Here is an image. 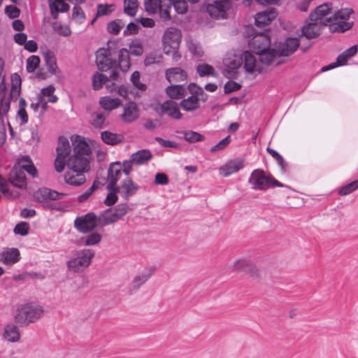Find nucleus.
<instances>
[{"label": "nucleus", "mask_w": 358, "mask_h": 358, "mask_svg": "<svg viewBox=\"0 0 358 358\" xmlns=\"http://www.w3.org/2000/svg\"><path fill=\"white\" fill-rule=\"evenodd\" d=\"M248 182L254 190L266 191L271 187H284L282 183L260 169H255L251 173Z\"/></svg>", "instance_id": "nucleus-1"}, {"label": "nucleus", "mask_w": 358, "mask_h": 358, "mask_svg": "<svg viewBox=\"0 0 358 358\" xmlns=\"http://www.w3.org/2000/svg\"><path fill=\"white\" fill-rule=\"evenodd\" d=\"M352 13V9L343 8L336 12L331 17L327 18V26H329L330 31L343 33L350 29L353 22L349 19Z\"/></svg>", "instance_id": "nucleus-2"}, {"label": "nucleus", "mask_w": 358, "mask_h": 358, "mask_svg": "<svg viewBox=\"0 0 358 358\" xmlns=\"http://www.w3.org/2000/svg\"><path fill=\"white\" fill-rule=\"evenodd\" d=\"M43 308L40 305L27 303L21 306L15 315V320L22 325H27L39 320L43 314Z\"/></svg>", "instance_id": "nucleus-3"}, {"label": "nucleus", "mask_w": 358, "mask_h": 358, "mask_svg": "<svg viewBox=\"0 0 358 358\" xmlns=\"http://www.w3.org/2000/svg\"><path fill=\"white\" fill-rule=\"evenodd\" d=\"M187 89L191 93V96H188L187 99H183L180 103V106L185 111L192 112L200 107V100L202 101L207 100L208 95L201 87L194 83H190L187 86Z\"/></svg>", "instance_id": "nucleus-4"}, {"label": "nucleus", "mask_w": 358, "mask_h": 358, "mask_svg": "<svg viewBox=\"0 0 358 358\" xmlns=\"http://www.w3.org/2000/svg\"><path fill=\"white\" fill-rule=\"evenodd\" d=\"M94 256V252L90 249L76 251L74 257L66 262L67 267L74 273L81 272L90 265Z\"/></svg>", "instance_id": "nucleus-5"}, {"label": "nucleus", "mask_w": 358, "mask_h": 358, "mask_svg": "<svg viewBox=\"0 0 358 358\" xmlns=\"http://www.w3.org/2000/svg\"><path fill=\"white\" fill-rule=\"evenodd\" d=\"M144 7L149 15L159 12L164 21L171 20V0H144Z\"/></svg>", "instance_id": "nucleus-6"}, {"label": "nucleus", "mask_w": 358, "mask_h": 358, "mask_svg": "<svg viewBox=\"0 0 358 358\" xmlns=\"http://www.w3.org/2000/svg\"><path fill=\"white\" fill-rule=\"evenodd\" d=\"M57 157L54 165L57 172L61 173L64 171L66 165V157L71 152V146L69 140L64 136H59L58 138V145L56 148Z\"/></svg>", "instance_id": "nucleus-7"}, {"label": "nucleus", "mask_w": 358, "mask_h": 358, "mask_svg": "<svg viewBox=\"0 0 358 358\" xmlns=\"http://www.w3.org/2000/svg\"><path fill=\"white\" fill-rule=\"evenodd\" d=\"M100 226L99 215L90 212L87 214L77 217L74 220V227L81 233L86 234Z\"/></svg>", "instance_id": "nucleus-8"}, {"label": "nucleus", "mask_w": 358, "mask_h": 358, "mask_svg": "<svg viewBox=\"0 0 358 358\" xmlns=\"http://www.w3.org/2000/svg\"><path fill=\"white\" fill-rule=\"evenodd\" d=\"M231 8V0H215L207 6L206 10L213 18L226 19Z\"/></svg>", "instance_id": "nucleus-9"}, {"label": "nucleus", "mask_w": 358, "mask_h": 358, "mask_svg": "<svg viewBox=\"0 0 358 358\" xmlns=\"http://www.w3.org/2000/svg\"><path fill=\"white\" fill-rule=\"evenodd\" d=\"M180 31L174 27L168 28L163 35V48L166 55L178 50L180 41Z\"/></svg>", "instance_id": "nucleus-10"}, {"label": "nucleus", "mask_w": 358, "mask_h": 358, "mask_svg": "<svg viewBox=\"0 0 358 358\" xmlns=\"http://www.w3.org/2000/svg\"><path fill=\"white\" fill-rule=\"evenodd\" d=\"M225 75L229 78L236 77V70L243 64L242 53L228 54L224 59Z\"/></svg>", "instance_id": "nucleus-11"}, {"label": "nucleus", "mask_w": 358, "mask_h": 358, "mask_svg": "<svg viewBox=\"0 0 358 358\" xmlns=\"http://www.w3.org/2000/svg\"><path fill=\"white\" fill-rule=\"evenodd\" d=\"M66 166L69 170L85 174L90 170V159L88 157H78L76 155H72L66 161Z\"/></svg>", "instance_id": "nucleus-12"}, {"label": "nucleus", "mask_w": 358, "mask_h": 358, "mask_svg": "<svg viewBox=\"0 0 358 358\" xmlns=\"http://www.w3.org/2000/svg\"><path fill=\"white\" fill-rule=\"evenodd\" d=\"M96 63L100 71H105L117 67V62L110 58L108 49L100 48L96 52Z\"/></svg>", "instance_id": "nucleus-13"}, {"label": "nucleus", "mask_w": 358, "mask_h": 358, "mask_svg": "<svg viewBox=\"0 0 358 358\" xmlns=\"http://www.w3.org/2000/svg\"><path fill=\"white\" fill-rule=\"evenodd\" d=\"M67 194L50 189L47 187L38 189L34 194V199L39 203H45L49 201H57L64 198Z\"/></svg>", "instance_id": "nucleus-14"}, {"label": "nucleus", "mask_w": 358, "mask_h": 358, "mask_svg": "<svg viewBox=\"0 0 358 358\" xmlns=\"http://www.w3.org/2000/svg\"><path fill=\"white\" fill-rule=\"evenodd\" d=\"M248 45L255 53L264 51L270 48L271 38L267 32H259L249 41Z\"/></svg>", "instance_id": "nucleus-15"}, {"label": "nucleus", "mask_w": 358, "mask_h": 358, "mask_svg": "<svg viewBox=\"0 0 358 358\" xmlns=\"http://www.w3.org/2000/svg\"><path fill=\"white\" fill-rule=\"evenodd\" d=\"M323 26L324 25L321 24L320 21L315 22L309 19L301 28V37H305L307 39L317 38L320 34Z\"/></svg>", "instance_id": "nucleus-16"}, {"label": "nucleus", "mask_w": 358, "mask_h": 358, "mask_svg": "<svg viewBox=\"0 0 358 358\" xmlns=\"http://www.w3.org/2000/svg\"><path fill=\"white\" fill-rule=\"evenodd\" d=\"M302 43V37H289L279 46L280 56H289L294 53Z\"/></svg>", "instance_id": "nucleus-17"}, {"label": "nucleus", "mask_w": 358, "mask_h": 358, "mask_svg": "<svg viewBox=\"0 0 358 358\" xmlns=\"http://www.w3.org/2000/svg\"><path fill=\"white\" fill-rule=\"evenodd\" d=\"M119 193L126 200L134 196L139 189V186L131 178L127 177L123 180L118 186Z\"/></svg>", "instance_id": "nucleus-18"}, {"label": "nucleus", "mask_w": 358, "mask_h": 358, "mask_svg": "<svg viewBox=\"0 0 358 358\" xmlns=\"http://www.w3.org/2000/svg\"><path fill=\"white\" fill-rule=\"evenodd\" d=\"M73 145V154L78 157H88L90 159L91 150L85 141V138L80 136H76L73 140H72Z\"/></svg>", "instance_id": "nucleus-19"}, {"label": "nucleus", "mask_w": 358, "mask_h": 358, "mask_svg": "<svg viewBox=\"0 0 358 358\" xmlns=\"http://www.w3.org/2000/svg\"><path fill=\"white\" fill-rule=\"evenodd\" d=\"M20 259V252L17 248H7L0 253V262L7 266L13 265Z\"/></svg>", "instance_id": "nucleus-20"}, {"label": "nucleus", "mask_w": 358, "mask_h": 358, "mask_svg": "<svg viewBox=\"0 0 358 358\" xmlns=\"http://www.w3.org/2000/svg\"><path fill=\"white\" fill-rule=\"evenodd\" d=\"M166 78L171 84L185 83L187 80V73L180 67H173L166 69Z\"/></svg>", "instance_id": "nucleus-21"}, {"label": "nucleus", "mask_w": 358, "mask_h": 358, "mask_svg": "<svg viewBox=\"0 0 358 358\" xmlns=\"http://www.w3.org/2000/svg\"><path fill=\"white\" fill-rule=\"evenodd\" d=\"M244 161L241 159H235L227 162L220 168V173L224 177H228L243 169Z\"/></svg>", "instance_id": "nucleus-22"}, {"label": "nucleus", "mask_w": 358, "mask_h": 358, "mask_svg": "<svg viewBox=\"0 0 358 358\" xmlns=\"http://www.w3.org/2000/svg\"><path fill=\"white\" fill-rule=\"evenodd\" d=\"M331 10V3H323L317 6L315 10L310 14V20L315 22L320 21L321 24L327 26L326 19L327 17H324L329 13Z\"/></svg>", "instance_id": "nucleus-23"}, {"label": "nucleus", "mask_w": 358, "mask_h": 358, "mask_svg": "<svg viewBox=\"0 0 358 358\" xmlns=\"http://www.w3.org/2000/svg\"><path fill=\"white\" fill-rule=\"evenodd\" d=\"M122 173V167L121 166V162H112L108 169V184L110 186H118L117 182L120 178Z\"/></svg>", "instance_id": "nucleus-24"}, {"label": "nucleus", "mask_w": 358, "mask_h": 358, "mask_svg": "<svg viewBox=\"0 0 358 358\" xmlns=\"http://www.w3.org/2000/svg\"><path fill=\"white\" fill-rule=\"evenodd\" d=\"M161 110L163 113L167 114L171 118L179 120L182 117V114L180 112L178 105L172 100L164 101L161 105Z\"/></svg>", "instance_id": "nucleus-25"}, {"label": "nucleus", "mask_w": 358, "mask_h": 358, "mask_svg": "<svg viewBox=\"0 0 358 358\" xmlns=\"http://www.w3.org/2000/svg\"><path fill=\"white\" fill-rule=\"evenodd\" d=\"M277 16L275 9L270 8L268 10L259 12L255 17V24L257 27L268 24Z\"/></svg>", "instance_id": "nucleus-26"}, {"label": "nucleus", "mask_w": 358, "mask_h": 358, "mask_svg": "<svg viewBox=\"0 0 358 358\" xmlns=\"http://www.w3.org/2000/svg\"><path fill=\"white\" fill-rule=\"evenodd\" d=\"M3 338L10 343H16L20 340V331L14 324H6L3 328Z\"/></svg>", "instance_id": "nucleus-27"}, {"label": "nucleus", "mask_w": 358, "mask_h": 358, "mask_svg": "<svg viewBox=\"0 0 358 358\" xmlns=\"http://www.w3.org/2000/svg\"><path fill=\"white\" fill-rule=\"evenodd\" d=\"M234 268L236 271L245 272L252 276L257 275V270L254 264L248 259H238L234 262Z\"/></svg>", "instance_id": "nucleus-28"}, {"label": "nucleus", "mask_w": 358, "mask_h": 358, "mask_svg": "<svg viewBox=\"0 0 358 358\" xmlns=\"http://www.w3.org/2000/svg\"><path fill=\"white\" fill-rule=\"evenodd\" d=\"M65 182L72 186H80L85 183L86 177L85 173L76 172L68 169L64 174Z\"/></svg>", "instance_id": "nucleus-29"}, {"label": "nucleus", "mask_w": 358, "mask_h": 358, "mask_svg": "<svg viewBox=\"0 0 358 358\" xmlns=\"http://www.w3.org/2000/svg\"><path fill=\"white\" fill-rule=\"evenodd\" d=\"M152 271L151 270H146L133 278L130 283V290L135 292L138 290L145 282L152 276Z\"/></svg>", "instance_id": "nucleus-30"}, {"label": "nucleus", "mask_w": 358, "mask_h": 358, "mask_svg": "<svg viewBox=\"0 0 358 358\" xmlns=\"http://www.w3.org/2000/svg\"><path fill=\"white\" fill-rule=\"evenodd\" d=\"M124 122H131L138 117L137 106L134 102L127 103L124 108V113L122 115Z\"/></svg>", "instance_id": "nucleus-31"}, {"label": "nucleus", "mask_w": 358, "mask_h": 358, "mask_svg": "<svg viewBox=\"0 0 358 358\" xmlns=\"http://www.w3.org/2000/svg\"><path fill=\"white\" fill-rule=\"evenodd\" d=\"M118 220L120 219L113 208L106 209L99 214V224L101 227L112 224Z\"/></svg>", "instance_id": "nucleus-32"}, {"label": "nucleus", "mask_w": 358, "mask_h": 358, "mask_svg": "<svg viewBox=\"0 0 358 358\" xmlns=\"http://www.w3.org/2000/svg\"><path fill=\"white\" fill-rule=\"evenodd\" d=\"M243 64L244 63V69L248 73H252L255 71L260 72L257 67V60L254 55L249 51H245L242 53Z\"/></svg>", "instance_id": "nucleus-33"}, {"label": "nucleus", "mask_w": 358, "mask_h": 358, "mask_svg": "<svg viewBox=\"0 0 358 358\" xmlns=\"http://www.w3.org/2000/svg\"><path fill=\"white\" fill-rule=\"evenodd\" d=\"M256 54L259 56L260 62L266 65L271 64L278 56H280L278 51L270 48L264 51L257 52Z\"/></svg>", "instance_id": "nucleus-34"}, {"label": "nucleus", "mask_w": 358, "mask_h": 358, "mask_svg": "<svg viewBox=\"0 0 358 358\" xmlns=\"http://www.w3.org/2000/svg\"><path fill=\"white\" fill-rule=\"evenodd\" d=\"M152 157V155L148 150H139L130 156L135 165H142L147 163Z\"/></svg>", "instance_id": "nucleus-35"}, {"label": "nucleus", "mask_w": 358, "mask_h": 358, "mask_svg": "<svg viewBox=\"0 0 358 358\" xmlns=\"http://www.w3.org/2000/svg\"><path fill=\"white\" fill-rule=\"evenodd\" d=\"M117 66L123 72L127 71L131 66L129 52L126 48H122L119 51Z\"/></svg>", "instance_id": "nucleus-36"}, {"label": "nucleus", "mask_w": 358, "mask_h": 358, "mask_svg": "<svg viewBox=\"0 0 358 358\" xmlns=\"http://www.w3.org/2000/svg\"><path fill=\"white\" fill-rule=\"evenodd\" d=\"M167 95L173 99H180L185 96V89L183 85L171 84L166 89Z\"/></svg>", "instance_id": "nucleus-37"}, {"label": "nucleus", "mask_w": 358, "mask_h": 358, "mask_svg": "<svg viewBox=\"0 0 358 358\" xmlns=\"http://www.w3.org/2000/svg\"><path fill=\"white\" fill-rule=\"evenodd\" d=\"M99 103L103 109L108 111L115 109L121 105V101L118 98L110 96L101 97Z\"/></svg>", "instance_id": "nucleus-38"}, {"label": "nucleus", "mask_w": 358, "mask_h": 358, "mask_svg": "<svg viewBox=\"0 0 358 358\" xmlns=\"http://www.w3.org/2000/svg\"><path fill=\"white\" fill-rule=\"evenodd\" d=\"M178 134L182 135V138L190 143L201 142L205 139L203 135L191 130L180 131H178Z\"/></svg>", "instance_id": "nucleus-39"}, {"label": "nucleus", "mask_w": 358, "mask_h": 358, "mask_svg": "<svg viewBox=\"0 0 358 358\" xmlns=\"http://www.w3.org/2000/svg\"><path fill=\"white\" fill-rule=\"evenodd\" d=\"M101 137L105 143L110 145H115L121 143L124 138L121 134H114L108 131L101 132Z\"/></svg>", "instance_id": "nucleus-40"}, {"label": "nucleus", "mask_w": 358, "mask_h": 358, "mask_svg": "<svg viewBox=\"0 0 358 358\" xmlns=\"http://www.w3.org/2000/svg\"><path fill=\"white\" fill-rule=\"evenodd\" d=\"M43 57L48 71L52 75L55 74L58 67L54 54L52 52L48 51L43 54Z\"/></svg>", "instance_id": "nucleus-41"}, {"label": "nucleus", "mask_w": 358, "mask_h": 358, "mask_svg": "<svg viewBox=\"0 0 358 358\" xmlns=\"http://www.w3.org/2000/svg\"><path fill=\"white\" fill-rule=\"evenodd\" d=\"M106 188L109 191V193L107 194L106 198L104 200V203L107 206H112L118 199L117 195V194L119 193L118 186L113 187L110 185H107Z\"/></svg>", "instance_id": "nucleus-42"}, {"label": "nucleus", "mask_w": 358, "mask_h": 358, "mask_svg": "<svg viewBox=\"0 0 358 358\" xmlns=\"http://www.w3.org/2000/svg\"><path fill=\"white\" fill-rule=\"evenodd\" d=\"M51 15L53 19H57L59 13H64L69 10V5L64 1L62 3L52 2L49 5Z\"/></svg>", "instance_id": "nucleus-43"}, {"label": "nucleus", "mask_w": 358, "mask_h": 358, "mask_svg": "<svg viewBox=\"0 0 358 358\" xmlns=\"http://www.w3.org/2000/svg\"><path fill=\"white\" fill-rule=\"evenodd\" d=\"M11 183L13 186L23 188L26 187V176L22 171H17L15 172L14 175L11 176Z\"/></svg>", "instance_id": "nucleus-44"}, {"label": "nucleus", "mask_w": 358, "mask_h": 358, "mask_svg": "<svg viewBox=\"0 0 358 358\" xmlns=\"http://www.w3.org/2000/svg\"><path fill=\"white\" fill-rule=\"evenodd\" d=\"M124 25L125 23L122 20L117 19L108 23L107 31L110 34L117 35Z\"/></svg>", "instance_id": "nucleus-45"}, {"label": "nucleus", "mask_w": 358, "mask_h": 358, "mask_svg": "<svg viewBox=\"0 0 358 358\" xmlns=\"http://www.w3.org/2000/svg\"><path fill=\"white\" fill-rule=\"evenodd\" d=\"M55 91V86L53 85H50L46 87L43 88L39 94L45 98L47 97L48 101H49V103H54L58 101V97L54 94Z\"/></svg>", "instance_id": "nucleus-46"}, {"label": "nucleus", "mask_w": 358, "mask_h": 358, "mask_svg": "<svg viewBox=\"0 0 358 358\" xmlns=\"http://www.w3.org/2000/svg\"><path fill=\"white\" fill-rule=\"evenodd\" d=\"M163 59L162 55L158 51H153L146 55L144 59V64L145 66H150L152 64H159Z\"/></svg>", "instance_id": "nucleus-47"}, {"label": "nucleus", "mask_w": 358, "mask_h": 358, "mask_svg": "<svg viewBox=\"0 0 358 358\" xmlns=\"http://www.w3.org/2000/svg\"><path fill=\"white\" fill-rule=\"evenodd\" d=\"M350 58H348V57L347 55H345L343 52H342L337 57L336 62H334L327 66H323L322 68V72L327 71L333 69L337 66H343L346 64L347 61Z\"/></svg>", "instance_id": "nucleus-48"}, {"label": "nucleus", "mask_w": 358, "mask_h": 358, "mask_svg": "<svg viewBox=\"0 0 358 358\" xmlns=\"http://www.w3.org/2000/svg\"><path fill=\"white\" fill-rule=\"evenodd\" d=\"M12 80L15 83L12 86L10 96L11 99H16L20 93L21 78L18 74L15 73L12 76Z\"/></svg>", "instance_id": "nucleus-49"}, {"label": "nucleus", "mask_w": 358, "mask_h": 358, "mask_svg": "<svg viewBox=\"0 0 358 358\" xmlns=\"http://www.w3.org/2000/svg\"><path fill=\"white\" fill-rule=\"evenodd\" d=\"M124 13L131 17H134L137 12L138 0H124Z\"/></svg>", "instance_id": "nucleus-50"}, {"label": "nucleus", "mask_w": 358, "mask_h": 358, "mask_svg": "<svg viewBox=\"0 0 358 358\" xmlns=\"http://www.w3.org/2000/svg\"><path fill=\"white\" fill-rule=\"evenodd\" d=\"M27 102L24 98L20 99L19 108L17 110V116L20 118L21 124H26L28 122L29 117L26 111Z\"/></svg>", "instance_id": "nucleus-51"}, {"label": "nucleus", "mask_w": 358, "mask_h": 358, "mask_svg": "<svg viewBox=\"0 0 358 358\" xmlns=\"http://www.w3.org/2000/svg\"><path fill=\"white\" fill-rule=\"evenodd\" d=\"M358 189V180H355L350 183H348L338 189V194L341 196H345L355 192Z\"/></svg>", "instance_id": "nucleus-52"}, {"label": "nucleus", "mask_w": 358, "mask_h": 358, "mask_svg": "<svg viewBox=\"0 0 358 358\" xmlns=\"http://www.w3.org/2000/svg\"><path fill=\"white\" fill-rule=\"evenodd\" d=\"M108 77L102 73H96L94 75L92 78V85L95 90L101 89L103 85L107 82Z\"/></svg>", "instance_id": "nucleus-53"}, {"label": "nucleus", "mask_w": 358, "mask_h": 358, "mask_svg": "<svg viewBox=\"0 0 358 358\" xmlns=\"http://www.w3.org/2000/svg\"><path fill=\"white\" fill-rule=\"evenodd\" d=\"M196 71L199 76H214V69L208 64H200L196 66Z\"/></svg>", "instance_id": "nucleus-54"}, {"label": "nucleus", "mask_w": 358, "mask_h": 358, "mask_svg": "<svg viewBox=\"0 0 358 358\" xmlns=\"http://www.w3.org/2000/svg\"><path fill=\"white\" fill-rule=\"evenodd\" d=\"M40 58L36 55H31L27 59V71L29 73L34 72L39 66Z\"/></svg>", "instance_id": "nucleus-55"}, {"label": "nucleus", "mask_w": 358, "mask_h": 358, "mask_svg": "<svg viewBox=\"0 0 358 358\" xmlns=\"http://www.w3.org/2000/svg\"><path fill=\"white\" fill-rule=\"evenodd\" d=\"M80 4H76L73 8L72 18L78 23H82L85 19V15Z\"/></svg>", "instance_id": "nucleus-56"}, {"label": "nucleus", "mask_w": 358, "mask_h": 358, "mask_svg": "<svg viewBox=\"0 0 358 358\" xmlns=\"http://www.w3.org/2000/svg\"><path fill=\"white\" fill-rule=\"evenodd\" d=\"M178 14H184L187 10V4L185 0H171V6Z\"/></svg>", "instance_id": "nucleus-57"}, {"label": "nucleus", "mask_w": 358, "mask_h": 358, "mask_svg": "<svg viewBox=\"0 0 358 358\" xmlns=\"http://www.w3.org/2000/svg\"><path fill=\"white\" fill-rule=\"evenodd\" d=\"M98 184L96 182H94L92 185L87 189L85 192L79 195L78 197V201L79 203H83L87 201L90 196L92 194V193L98 188Z\"/></svg>", "instance_id": "nucleus-58"}, {"label": "nucleus", "mask_w": 358, "mask_h": 358, "mask_svg": "<svg viewBox=\"0 0 358 358\" xmlns=\"http://www.w3.org/2000/svg\"><path fill=\"white\" fill-rule=\"evenodd\" d=\"M131 81L136 89L141 91L146 90V85L140 82V73L138 71H136L131 74Z\"/></svg>", "instance_id": "nucleus-59"}, {"label": "nucleus", "mask_w": 358, "mask_h": 358, "mask_svg": "<svg viewBox=\"0 0 358 358\" xmlns=\"http://www.w3.org/2000/svg\"><path fill=\"white\" fill-rule=\"evenodd\" d=\"M114 213L120 220L130 210L129 205L127 203H120L117 205L114 208Z\"/></svg>", "instance_id": "nucleus-60"}, {"label": "nucleus", "mask_w": 358, "mask_h": 358, "mask_svg": "<svg viewBox=\"0 0 358 358\" xmlns=\"http://www.w3.org/2000/svg\"><path fill=\"white\" fill-rule=\"evenodd\" d=\"M101 240V235L97 232H94L86 237L84 243L85 245H94L98 244Z\"/></svg>", "instance_id": "nucleus-61"}, {"label": "nucleus", "mask_w": 358, "mask_h": 358, "mask_svg": "<svg viewBox=\"0 0 358 358\" xmlns=\"http://www.w3.org/2000/svg\"><path fill=\"white\" fill-rule=\"evenodd\" d=\"M52 27L55 31L63 36H69L71 34V31L68 26H64L60 23L56 22L53 24Z\"/></svg>", "instance_id": "nucleus-62"}, {"label": "nucleus", "mask_w": 358, "mask_h": 358, "mask_svg": "<svg viewBox=\"0 0 358 358\" xmlns=\"http://www.w3.org/2000/svg\"><path fill=\"white\" fill-rule=\"evenodd\" d=\"M106 116L102 113H94L92 120V124L96 128H102L104 126Z\"/></svg>", "instance_id": "nucleus-63"}, {"label": "nucleus", "mask_w": 358, "mask_h": 358, "mask_svg": "<svg viewBox=\"0 0 358 358\" xmlns=\"http://www.w3.org/2000/svg\"><path fill=\"white\" fill-rule=\"evenodd\" d=\"M230 136H227V137L221 140L219 143H217L216 145L213 146L210 148V152H215L223 150L230 143Z\"/></svg>", "instance_id": "nucleus-64"}]
</instances>
